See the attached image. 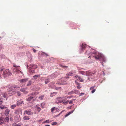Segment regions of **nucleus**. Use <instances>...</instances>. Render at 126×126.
<instances>
[{
  "label": "nucleus",
  "instance_id": "nucleus-1",
  "mask_svg": "<svg viewBox=\"0 0 126 126\" xmlns=\"http://www.w3.org/2000/svg\"><path fill=\"white\" fill-rule=\"evenodd\" d=\"M91 50V49L90 48L87 50L86 52V53L87 55H93L92 56L94 57L96 59H99L100 61L104 62H106V59L102 55L95 52L93 53L91 51H90Z\"/></svg>",
  "mask_w": 126,
  "mask_h": 126
},
{
  "label": "nucleus",
  "instance_id": "nucleus-2",
  "mask_svg": "<svg viewBox=\"0 0 126 126\" xmlns=\"http://www.w3.org/2000/svg\"><path fill=\"white\" fill-rule=\"evenodd\" d=\"M2 72V74L4 77H6L12 75L11 73L10 72L9 69H1L0 70V76Z\"/></svg>",
  "mask_w": 126,
  "mask_h": 126
},
{
  "label": "nucleus",
  "instance_id": "nucleus-3",
  "mask_svg": "<svg viewBox=\"0 0 126 126\" xmlns=\"http://www.w3.org/2000/svg\"><path fill=\"white\" fill-rule=\"evenodd\" d=\"M39 92H35L31 93L29 95L30 96L26 98V100L27 101H30L32 100L34 97V96L35 95L38 94Z\"/></svg>",
  "mask_w": 126,
  "mask_h": 126
},
{
  "label": "nucleus",
  "instance_id": "nucleus-4",
  "mask_svg": "<svg viewBox=\"0 0 126 126\" xmlns=\"http://www.w3.org/2000/svg\"><path fill=\"white\" fill-rule=\"evenodd\" d=\"M18 88V87L16 86L10 87L8 89L9 96H11L15 94V91H13L12 92V91L14 90L15 88Z\"/></svg>",
  "mask_w": 126,
  "mask_h": 126
},
{
  "label": "nucleus",
  "instance_id": "nucleus-5",
  "mask_svg": "<svg viewBox=\"0 0 126 126\" xmlns=\"http://www.w3.org/2000/svg\"><path fill=\"white\" fill-rule=\"evenodd\" d=\"M13 66L15 67L13 71L15 74H18L20 72H21L20 66H17L15 64H14Z\"/></svg>",
  "mask_w": 126,
  "mask_h": 126
},
{
  "label": "nucleus",
  "instance_id": "nucleus-6",
  "mask_svg": "<svg viewBox=\"0 0 126 126\" xmlns=\"http://www.w3.org/2000/svg\"><path fill=\"white\" fill-rule=\"evenodd\" d=\"M69 77H68V78ZM67 78V77H66L65 78H62L61 80V83L60 84L62 85L65 84L66 83L65 82L67 81V80H66V79Z\"/></svg>",
  "mask_w": 126,
  "mask_h": 126
},
{
  "label": "nucleus",
  "instance_id": "nucleus-7",
  "mask_svg": "<svg viewBox=\"0 0 126 126\" xmlns=\"http://www.w3.org/2000/svg\"><path fill=\"white\" fill-rule=\"evenodd\" d=\"M61 97H57L56 98V103H61L63 101V100H61Z\"/></svg>",
  "mask_w": 126,
  "mask_h": 126
},
{
  "label": "nucleus",
  "instance_id": "nucleus-8",
  "mask_svg": "<svg viewBox=\"0 0 126 126\" xmlns=\"http://www.w3.org/2000/svg\"><path fill=\"white\" fill-rule=\"evenodd\" d=\"M35 110L38 112H40L41 110L40 107V105L39 104L36 105L35 108Z\"/></svg>",
  "mask_w": 126,
  "mask_h": 126
},
{
  "label": "nucleus",
  "instance_id": "nucleus-9",
  "mask_svg": "<svg viewBox=\"0 0 126 126\" xmlns=\"http://www.w3.org/2000/svg\"><path fill=\"white\" fill-rule=\"evenodd\" d=\"M31 110H26L24 111V113L27 114L28 115H32L33 114V113L31 112Z\"/></svg>",
  "mask_w": 126,
  "mask_h": 126
},
{
  "label": "nucleus",
  "instance_id": "nucleus-10",
  "mask_svg": "<svg viewBox=\"0 0 126 126\" xmlns=\"http://www.w3.org/2000/svg\"><path fill=\"white\" fill-rule=\"evenodd\" d=\"M94 74L91 71H87L86 72V75L88 76H91L93 75Z\"/></svg>",
  "mask_w": 126,
  "mask_h": 126
},
{
  "label": "nucleus",
  "instance_id": "nucleus-11",
  "mask_svg": "<svg viewBox=\"0 0 126 126\" xmlns=\"http://www.w3.org/2000/svg\"><path fill=\"white\" fill-rule=\"evenodd\" d=\"M28 80V79H22L19 80L20 83H24L26 82Z\"/></svg>",
  "mask_w": 126,
  "mask_h": 126
},
{
  "label": "nucleus",
  "instance_id": "nucleus-12",
  "mask_svg": "<svg viewBox=\"0 0 126 126\" xmlns=\"http://www.w3.org/2000/svg\"><path fill=\"white\" fill-rule=\"evenodd\" d=\"M87 45L84 44H82L81 46L80 49L82 50H84L85 48L86 47Z\"/></svg>",
  "mask_w": 126,
  "mask_h": 126
},
{
  "label": "nucleus",
  "instance_id": "nucleus-13",
  "mask_svg": "<svg viewBox=\"0 0 126 126\" xmlns=\"http://www.w3.org/2000/svg\"><path fill=\"white\" fill-rule=\"evenodd\" d=\"M75 82L76 84L78 86H77V88L78 89H80L81 88V87L80 86V83L76 81H75Z\"/></svg>",
  "mask_w": 126,
  "mask_h": 126
},
{
  "label": "nucleus",
  "instance_id": "nucleus-14",
  "mask_svg": "<svg viewBox=\"0 0 126 126\" xmlns=\"http://www.w3.org/2000/svg\"><path fill=\"white\" fill-rule=\"evenodd\" d=\"M10 110L9 109H7L5 110L4 112V114L6 116H7L9 114Z\"/></svg>",
  "mask_w": 126,
  "mask_h": 126
},
{
  "label": "nucleus",
  "instance_id": "nucleus-15",
  "mask_svg": "<svg viewBox=\"0 0 126 126\" xmlns=\"http://www.w3.org/2000/svg\"><path fill=\"white\" fill-rule=\"evenodd\" d=\"M40 75H36L33 76L34 79H36L37 78H40Z\"/></svg>",
  "mask_w": 126,
  "mask_h": 126
},
{
  "label": "nucleus",
  "instance_id": "nucleus-16",
  "mask_svg": "<svg viewBox=\"0 0 126 126\" xmlns=\"http://www.w3.org/2000/svg\"><path fill=\"white\" fill-rule=\"evenodd\" d=\"M23 101L21 100L18 101L17 102V106H19L20 105V104H22V103L23 102Z\"/></svg>",
  "mask_w": 126,
  "mask_h": 126
},
{
  "label": "nucleus",
  "instance_id": "nucleus-17",
  "mask_svg": "<svg viewBox=\"0 0 126 126\" xmlns=\"http://www.w3.org/2000/svg\"><path fill=\"white\" fill-rule=\"evenodd\" d=\"M74 110H73L72 111H70L67 114H66L65 116V117H67L69 115L71 114V113H72L74 111Z\"/></svg>",
  "mask_w": 126,
  "mask_h": 126
},
{
  "label": "nucleus",
  "instance_id": "nucleus-18",
  "mask_svg": "<svg viewBox=\"0 0 126 126\" xmlns=\"http://www.w3.org/2000/svg\"><path fill=\"white\" fill-rule=\"evenodd\" d=\"M77 80L80 82H82L84 81L82 78L80 76L78 77V79H77Z\"/></svg>",
  "mask_w": 126,
  "mask_h": 126
},
{
  "label": "nucleus",
  "instance_id": "nucleus-19",
  "mask_svg": "<svg viewBox=\"0 0 126 126\" xmlns=\"http://www.w3.org/2000/svg\"><path fill=\"white\" fill-rule=\"evenodd\" d=\"M20 90L21 91L24 92L25 94H26L27 93V92L25 91V89H20Z\"/></svg>",
  "mask_w": 126,
  "mask_h": 126
},
{
  "label": "nucleus",
  "instance_id": "nucleus-20",
  "mask_svg": "<svg viewBox=\"0 0 126 126\" xmlns=\"http://www.w3.org/2000/svg\"><path fill=\"white\" fill-rule=\"evenodd\" d=\"M3 118L1 117H0V124L1 125L2 124L3 122Z\"/></svg>",
  "mask_w": 126,
  "mask_h": 126
},
{
  "label": "nucleus",
  "instance_id": "nucleus-21",
  "mask_svg": "<svg viewBox=\"0 0 126 126\" xmlns=\"http://www.w3.org/2000/svg\"><path fill=\"white\" fill-rule=\"evenodd\" d=\"M44 97V96L43 95H42L39 96L38 97V99L40 100H42L43 99Z\"/></svg>",
  "mask_w": 126,
  "mask_h": 126
},
{
  "label": "nucleus",
  "instance_id": "nucleus-22",
  "mask_svg": "<svg viewBox=\"0 0 126 126\" xmlns=\"http://www.w3.org/2000/svg\"><path fill=\"white\" fill-rule=\"evenodd\" d=\"M21 110L20 109H17L15 112L16 113L18 114L20 113V112H21Z\"/></svg>",
  "mask_w": 126,
  "mask_h": 126
},
{
  "label": "nucleus",
  "instance_id": "nucleus-23",
  "mask_svg": "<svg viewBox=\"0 0 126 126\" xmlns=\"http://www.w3.org/2000/svg\"><path fill=\"white\" fill-rule=\"evenodd\" d=\"M50 81L49 79H46L45 80V83L46 84H47L48 82H50Z\"/></svg>",
  "mask_w": 126,
  "mask_h": 126
},
{
  "label": "nucleus",
  "instance_id": "nucleus-24",
  "mask_svg": "<svg viewBox=\"0 0 126 126\" xmlns=\"http://www.w3.org/2000/svg\"><path fill=\"white\" fill-rule=\"evenodd\" d=\"M23 119L24 120H28L30 119V118L28 116H25L23 117Z\"/></svg>",
  "mask_w": 126,
  "mask_h": 126
},
{
  "label": "nucleus",
  "instance_id": "nucleus-25",
  "mask_svg": "<svg viewBox=\"0 0 126 126\" xmlns=\"http://www.w3.org/2000/svg\"><path fill=\"white\" fill-rule=\"evenodd\" d=\"M75 99H73L72 100L69 101V104H72L73 102L75 100Z\"/></svg>",
  "mask_w": 126,
  "mask_h": 126
},
{
  "label": "nucleus",
  "instance_id": "nucleus-26",
  "mask_svg": "<svg viewBox=\"0 0 126 126\" xmlns=\"http://www.w3.org/2000/svg\"><path fill=\"white\" fill-rule=\"evenodd\" d=\"M57 94V93L56 92H54L53 93L51 94L50 95V96H54L55 95Z\"/></svg>",
  "mask_w": 126,
  "mask_h": 126
},
{
  "label": "nucleus",
  "instance_id": "nucleus-27",
  "mask_svg": "<svg viewBox=\"0 0 126 126\" xmlns=\"http://www.w3.org/2000/svg\"><path fill=\"white\" fill-rule=\"evenodd\" d=\"M45 105V104L44 103H42L41 104V107L42 108H44Z\"/></svg>",
  "mask_w": 126,
  "mask_h": 126
},
{
  "label": "nucleus",
  "instance_id": "nucleus-28",
  "mask_svg": "<svg viewBox=\"0 0 126 126\" xmlns=\"http://www.w3.org/2000/svg\"><path fill=\"white\" fill-rule=\"evenodd\" d=\"M69 100H68L67 101L65 102H63V104L64 105H66L69 102Z\"/></svg>",
  "mask_w": 126,
  "mask_h": 126
},
{
  "label": "nucleus",
  "instance_id": "nucleus-29",
  "mask_svg": "<svg viewBox=\"0 0 126 126\" xmlns=\"http://www.w3.org/2000/svg\"><path fill=\"white\" fill-rule=\"evenodd\" d=\"M16 106L15 105H13L11 106V108L12 109H14L16 107Z\"/></svg>",
  "mask_w": 126,
  "mask_h": 126
},
{
  "label": "nucleus",
  "instance_id": "nucleus-30",
  "mask_svg": "<svg viewBox=\"0 0 126 126\" xmlns=\"http://www.w3.org/2000/svg\"><path fill=\"white\" fill-rule=\"evenodd\" d=\"M5 122H8L9 121V118L8 117H6L5 119L4 120Z\"/></svg>",
  "mask_w": 126,
  "mask_h": 126
},
{
  "label": "nucleus",
  "instance_id": "nucleus-31",
  "mask_svg": "<svg viewBox=\"0 0 126 126\" xmlns=\"http://www.w3.org/2000/svg\"><path fill=\"white\" fill-rule=\"evenodd\" d=\"M31 81L30 80H29V81H28V83L27 85V86H29L31 84Z\"/></svg>",
  "mask_w": 126,
  "mask_h": 126
},
{
  "label": "nucleus",
  "instance_id": "nucleus-32",
  "mask_svg": "<svg viewBox=\"0 0 126 126\" xmlns=\"http://www.w3.org/2000/svg\"><path fill=\"white\" fill-rule=\"evenodd\" d=\"M0 108L1 109H3L6 108V107H5L3 106H0Z\"/></svg>",
  "mask_w": 126,
  "mask_h": 126
},
{
  "label": "nucleus",
  "instance_id": "nucleus-33",
  "mask_svg": "<svg viewBox=\"0 0 126 126\" xmlns=\"http://www.w3.org/2000/svg\"><path fill=\"white\" fill-rule=\"evenodd\" d=\"M3 96L4 98H5L6 97L7 94L5 93H3Z\"/></svg>",
  "mask_w": 126,
  "mask_h": 126
},
{
  "label": "nucleus",
  "instance_id": "nucleus-34",
  "mask_svg": "<svg viewBox=\"0 0 126 126\" xmlns=\"http://www.w3.org/2000/svg\"><path fill=\"white\" fill-rule=\"evenodd\" d=\"M49 120H46L45 121L43 122L42 123V124H44L46 123H49Z\"/></svg>",
  "mask_w": 126,
  "mask_h": 126
},
{
  "label": "nucleus",
  "instance_id": "nucleus-35",
  "mask_svg": "<svg viewBox=\"0 0 126 126\" xmlns=\"http://www.w3.org/2000/svg\"><path fill=\"white\" fill-rule=\"evenodd\" d=\"M61 87H56L55 88V89L56 90H61Z\"/></svg>",
  "mask_w": 126,
  "mask_h": 126
},
{
  "label": "nucleus",
  "instance_id": "nucleus-36",
  "mask_svg": "<svg viewBox=\"0 0 126 126\" xmlns=\"http://www.w3.org/2000/svg\"><path fill=\"white\" fill-rule=\"evenodd\" d=\"M2 99V98H0V105H1L3 101Z\"/></svg>",
  "mask_w": 126,
  "mask_h": 126
},
{
  "label": "nucleus",
  "instance_id": "nucleus-37",
  "mask_svg": "<svg viewBox=\"0 0 126 126\" xmlns=\"http://www.w3.org/2000/svg\"><path fill=\"white\" fill-rule=\"evenodd\" d=\"M17 95L20 96L21 95V93L19 92H17Z\"/></svg>",
  "mask_w": 126,
  "mask_h": 126
},
{
  "label": "nucleus",
  "instance_id": "nucleus-38",
  "mask_svg": "<svg viewBox=\"0 0 126 126\" xmlns=\"http://www.w3.org/2000/svg\"><path fill=\"white\" fill-rule=\"evenodd\" d=\"M74 93V92H73V91H72L71 92H69L68 93V94L69 95H70L72 94H73Z\"/></svg>",
  "mask_w": 126,
  "mask_h": 126
},
{
  "label": "nucleus",
  "instance_id": "nucleus-39",
  "mask_svg": "<svg viewBox=\"0 0 126 126\" xmlns=\"http://www.w3.org/2000/svg\"><path fill=\"white\" fill-rule=\"evenodd\" d=\"M21 123H19L18 124H16L14 125V126H21Z\"/></svg>",
  "mask_w": 126,
  "mask_h": 126
},
{
  "label": "nucleus",
  "instance_id": "nucleus-40",
  "mask_svg": "<svg viewBox=\"0 0 126 126\" xmlns=\"http://www.w3.org/2000/svg\"><path fill=\"white\" fill-rule=\"evenodd\" d=\"M61 67L63 68H67L68 67V66H63L62 65H61Z\"/></svg>",
  "mask_w": 126,
  "mask_h": 126
},
{
  "label": "nucleus",
  "instance_id": "nucleus-41",
  "mask_svg": "<svg viewBox=\"0 0 126 126\" xmlns=\"http://www.w3.org/2000/svg\"><path fill=\"white\" fill-rule=\"evenodd\" d=\"M55 109V107H53V108H52L51 109V112H52Z\"/></svg>",
  "mask_w": 126,
  "mask_h": 126
},
{
  "label": "nucleus",
  "instance_id": "nucleus-42",
  "mask_svg": "<svg viewBox=\"0 0 126 126\" xmlns=\"http://www.w3.org/2000/svg\"><path fill=\"white\" fill-rule=\"evenodd\" d=\"M95 86H93L91 87L90 88V90H93Z\"/></svg>",
  "mask_w": 126,
  "mask_h": 126
},
{
  "label": "nucleus",
  "instance_id": "nucleus-43",
  "mask_svg": "<svg viewBox=\"0 0 126 126\" xmlns=\"http://www.w3.org/2000/svg\"><path fill=\"white\" fill-rule=\"evenodd\" d=\"M96 90L95 89H94L91 92L92 93H94Z\"/></svg>",
  "mask_w": 126,
  "mask_h": 126
},
{
  "label": "nucleus",
  "instance_id": "nucleus-44",
  "mask_svg": "<svg viewBox=\"0 0 126 126\" xmlns=\"http://www.w3.org/2000/svg\"><path fill=\"white\" fill-rule=\"evenodd\" d=\"M57 123L56 122H53L52 123V125H56V124H57Z\"/></svg>",
  "mask_w": 126,
  "mask_h": 126
},
{
  "label": "nucleus",
  "instance_id": "nucleus-45",
  "mask_svg": "<svg viewBox=\"0 0 126 126\" xmlns=\"http://www.w3.org/2000/svg\"><path fill=\"white\" fill-rule=\"evenodd\" d=\"M72 74L73 73H68V75L69 76H72Z\"/></svg>",
  "mask_w": 126,
  "mask_h": 126
},
{
  "label": "nucleus",
  "instance_id": "nucleus-46",
  "mask_svg": "<svg viewBox=\"0 0 126 126\" xmlns=\"http://www.w3.org/2000/svg\"><path fill=\"white\" fill-rule=\"evenodd\" d=\"M74 93L77 94L78 93V91L77 90H76L75 91V92H74Z\"/></svg>",
  "mask_w": 126,
  "mask_h": 126
},
{
  "label": "nucleus",
  "instance_id": "nucleus-47",
  "mask_svg": "<svg viewBox=\"0 0 126 126\" xmlns=\"http://www.w3.org/2000/svg\"><path fill=\"white\" fill-rule=\"evenodd\" d=\"M32 50H33V52L34 53H35L36 52V50L35 49H34L33 48L32 49Z\"/></svg>",
  "mask_w": 126,
  "mask_h": 126
},
{
  "label": "nucleus",
  "instance_id": "nucleus-48",
  "mask_svg": "<svg viewBox=\"0 0 126 126\" xmlns=\"http://www.w3.org/2000/svg\"><path fill=\"white\" fill-rule=\"evenodd\" d=\"M84 94V93H81L80 94V95H82Z\"/></svg>",
  "mask_w": 126,
  "mask_h": 126
},
{
  "label": "nucleus",
  "instance_id": "nucleus-49",
  "mask_svg": "<svg viewBox=\"0 0 126 126\" xmlns=\"http://www.w3.org/2000/svg\"><path fill=\"white\" fill-rule=\"evenodd\" d=\"M79 77V76L77 75L76 76H75V77L76 78H78V79Z\"/></svg>",
  "mask_w": 126,
  "mask_h": 126
},
{
  "label": "nucleus",
  "instance_id": "nucleus-50",
  "mask_svg": "<svg viewBox=\"0 0 126 126\" xmlns=\"http://www.w3.org/2000/svg\"><path fill=\"white\" fill-rule=\"evenodd\" d=\"M43 53H44L45 55L46 56H48V55H47V53H46L44 52H43Z\"/></svg>",
  "mask_w": 126,
  "mask_h": 126
},
{
  "label": "nucleus",
  "instance_id": "nucleus-51",
  "mask_svg": "<svg viewBox=\"0 0 126 126\" xmlns=\"http://www.w3.org/2000/svg\"><path fill=\"white\" fill-rule=\"evenodd\" d=\"M33 66H34V67L32 66V68H34V67H36V65H34Z\"/></svg>",
  "mask_w": 126,
  "mask_h": 126
},
{
  "label": "nucleus",
  "instance_id": "nucleus-52",
  "mask_svg": "<svg viewBox=\"0 0 126 126\" xmlns=\"http://www.w3.org/2000/svg\"><path fill=\"white\" fill-rule=\"evenodd\" d=\"M12 120H13V119L12 118H10V121H12Z\"/></svg>",
  "mask_w": 126,
  "mask_h": 126
},
{
  "label": "nucleus",
  "instance_id": "nucleus-53",
  "mask_svg": "<svg viewBox=\"0 0 126 126\" xmlns=\"http://www.w3.org/2000/svg\"><path fill=\"white\" fill-rule=\"evenodd\" d=\"M43 119H42V120H39V122H41L42 121H43Z\"/></svg>",
  "mask_w": 126,
  "mask_h": 126
},
{
  "label": "nucleus",
  "instance_id": "nucleus-54",
  "mask_svg": "<svg viewBox=\"0 0 126 126\" xmlns=\"http://www.w3.org/2000/svg\"><path fill=\"white\" fill-rule=\"evenodd\" d=\"M84 72H82V71H81V73L82 74H83V73H84Z\"/></svg>",
  "mask_w": 126,
  "mask_h": 126
},
{
  "label": "nucleus",
  "instance_id": "nucleus-55",
  "mask_svg": "<svg viewBox=\"0 0 126 126\" xmlns=\"http://www.w3.org/2000/svg\"><path fill=\"white\" fill-rule=\"evenodd\" d=\"M50 126V125H45V126Z\"/></svg>",
  "mask_w": 126,
  "mask_h": 126
},
{
  "label": "nucleus",
  "instance_id": "nucleus-56",
  "mask_svg": "<svg viewBox=\"0 0 126 126\" xmlns=\"http://www.w3.org/2000/svg\"><path fill=\"white\" fill-rule=\"evenodd\" d=\"M38 113H36V112H34V113L35 114H37Z\"/></svg>",
  "mask_w": 126,
  "mask_h": 126
},
{
  "label": "nucleus",
  "instance_id": "nucleus-57",
  "mask_svg": "<svg viewBox=\"0 0 126 126\" xmlns=\"http://www.w3.org/2000/svg\"><path fill=\"white\" fill-rule=\"evenodd\" d=\"M70 97H71L70 96H68V98H70Z\"/></svg>",
  "mask_w": 126,
  "mask_h": 126
},
{
  "label": "nucleus",
  "instance_id": "nucleus-58",
  "mask_svg": "<svg viewBox=\"0 0 126 126\" xmlns=\"http://www.w3.org/2000/svg\"><path fill=\"white\" fill-rule=\"evenodd\" d=\"M88 79L89 80H90V78H88Z\"/></svg>",
  "mask_w": 126,
  "mask_h": 126
},
{
  "label": "nucleus",
  "instance_id": "nucleus-59",
  "mask_svg": "<svg viewBox=\"0 0 126 126\" xmlns=\"http://www.w3.org/2000/svg\"><path fill=\"white\" fill-rule=\"evenodd\" d=\"M101 64H102V62H101Z\"/></svg>",
  "mask_w": 126,
  "mask_h": 126
},
{
  "label": "nucleus",
  "instance_id": "nucleus-60",
  "mask_svg": "<svg viewBox=\"0 0 126 126\" xmlns=\"http://www.w3.org/2000/svg\"><path fill=\"white\" fill-rule=\"evenodd\" d=\"M1 49V48H0V49Z\"/></svg>",
  "mask_w": 126,
  "mask_h": 126
}]
</instances>
